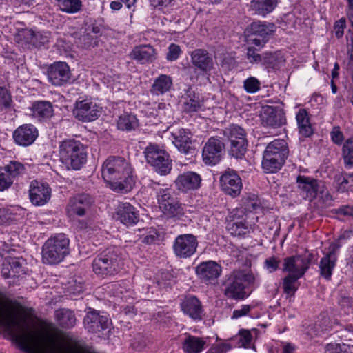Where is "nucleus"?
Masks as SVG:
<instances>
[{
    "label": "nucleus",
    "instance_id": "nucleus-1",
    "mask_svg": "<svg viewBox=\"0 0 353 353\" xmlns=\"http://www.w3.org/2000/svg\"><path fill=\"white\" fill-rule=\"evenodd\" d=\"M0 325L18 343L19 349L26 353H83L74 349L65 336L59 332H44L30 341V333L25 320L17 318L14 309L0 301Z\"/></svg>",
    "mask_w": 353,
    "mask_h": 353
},
{
    "label": "nucleus",
    "instance_id": "nucleus-2",
    "mask_svg": "<svg viewBox=\"0 0 353 353\" xmlns=\"http://www.w3.org/2000/svg\"><path fill=\"white\" fill-rule=\"evenodd\" d=\"M103 179L115 192H129L134 184L133 169L130 163L119 156H110L103 163Z\"/></svg>",
    "mask_w": 353,
    "mask_h": 353
},
{
    "label": "nucleus",
    "instance_id": "nucleus-3",
    "mask_svg": "<svg viewBox=\"0 0 353 353\" xmlns=\"http://www.w3.org/2000/svg\"><path fill=\"white\" fill-rule=\"evenodd\" d=\"M123 265L121 254L116 248L103 250L94 259L92 263L93 272L102 278L117 274Z\"/></svg>",
    "mask_w": 353,
    "mask_h": 353
},
{
    "label": "nucleus",
    "instance_id": "nucleus-4",
    "mask_svg": "<svg viewBox=\"0 0 353 353\" xmlns=\"http://www.w3.org/2000/svg\"><path fill=\"white\" fill-rule=\"evenodd\" d=\"M60 161L67 168L80 170L87 161V152L84 145L73 139H65L59 145Z\"/></svg>",
    "mask_w": 353,
    "mask_h": 353
},
{
    "label": "nucleus",
    "instance_id": "nucleus-5",
    "mask_svg": "<svg viewBox=\"0 0 353 353\" xmlns=\"http://www.w3.org/2000/svg\"><path fill=\"white\" fill-rule=\"evenodd\" d=\"M70 240L65 234H57L48 239L42 247V261L46 264H57L69 254Z\"/></svg>",
    "mask_w": 353,
    "mask_h": 353
},
{
    "label": "nucleus",
    "instance_id": "nucleus-6",
    "mask_svg": "<svg viewBox=\"0 0 353 353\" xmlns=\"http://www.w3.org/2000/svg\"><path fill=\"white\" fill-rule=\"evenodd\" d=\"M145 157L148 164L161 175L170 173L172 170L171 161L169 154L159 145L150 143L145 150Z\"/></svg>",
    "mask_w": 353,
    "mask_h": 353
},
{
    "label": "nucleus",
    "instance_id": "nucleus-7",
    "mask_svg": "<svg viewBox=\"0 0 353 353\" xmlns=\"http://www.w3.org/2000/svg\"><path fill=\"white\" fill-rule=\"evenodd\" d=\"M313 259V254L308 252L287 257L283 261V271L288 272V274L301 278L309 269Z\"/></svg>",
    "mask_w": 353,
    "mask_h": 353
},
{
    "label": "nucleus",
    "instance_id": "nucleus-8",
    "mask_svg": "<svg viewBox=\"0 0 353 353\" xmlns=\"http://www.w3.org/2000/svg\"><path fill=\"white\" fill-rule=\"evenodd\" d=\"M196 149L193 145L192 134L189 130L181 129L178 132V163L181 165L194 161Z\"/></svg>",
    "mask_w": 353,
    "mask_h": 353
},
{
    "label": "nucleus",
    "instance_id": "nucleus-9",
    "mask_svg": "<svg viewBox=\"0 0 353 353\" xmlns=\"http://www.w3.org/2000/svg\"><path fill=\"white\" fill-rule=\"evenodd\" d=\"M225 143L218 137H210L202 150L203 161L208 165L219 163L224 154Z\"/></svg>",
    "mask_w": 353,
    "mask_h": 353
},
{
    "label": "nucleus",
    "instance_id": "nucleus-10",
    "mask_svg": "<svg viewBox=\"0 0 353 353\" xmlns=\"http://www.w3.org/2000/svg\"><path fill=\"white\" fill-rule=\"evenodd\" d=\"M296 183L301 194L310 201L315 199L318 194L324 192L323 183L312 177L299 175L296 177Z\"/></svg>",
    "mask_w": 353,
    "mask_h": 353
},
{
    "label": "nucleus",
    "instance_id": "nucleus-11",
    "mask_svg": "<svg viewBox=\"0 0 353 353\" xmlns=\"http://www.w3.org/2000/svg\"><path fill=\"white\" fill-rule=\"evenodd\" d=\"M221 190L227 195L235 198L242 190L243 185L241 177L233 170H226L220 176Z\"/></svg>",
    "mask_w": 353,
    "mask_h": 353
},
{
    "label": "nucleus",
    "instance_id": "nucleus-12",
    "mask_svg": "<svg viewBox=\"0 0 353 353\" xmlns=\"http://www.w3.org/2000/svg\"><path fill=\"white\" fill-rule=\"evenodd\" d=\"M94 203L93 199L88 194H81L70 199L65 210L68 216H84Z\"/></svg>",
    "mask_w": 353,
    "mask_h": 353
},
{
    "label": "nucleus",
    "instance_id": "nucleus-13",
    "mask_svg": "<svg viewBox=\"0 0 353 353\" xmlns=\"http://www.w3.org/2000/svg\"><path fill=\"white\" fill-rule=\"evenodd\" d=\"M110 321L105 316L100 315L95 310L89 308L83 319L84 327L91 333H99L109 328Z\"/></svg>",
    "mask_w": 353,
    "mask_h": 353
},
{
    "label": "nucleus",
    "instance_id": "nucleus-14",
    "mask_svg": "<svg viewBox=\"0 0 353 353\" xmlns=\"http://www.w3.org/2000/svg\"><path fill=\"white\" fill-rule=\"evenodd\" d=\"M29 196L31 203L36 206L47 203L51 198V188L48 183L32 181L30 185Z\"/></svg>",
    "mask_w": 353,
    "mask_h": 353
},
{
    "label": "nucleus",
    "instance_id": "nucleus-15",
    "mask_svg": "<svg viewBox=\"0 0 353 353\" xmlns=\"http://www.w3.org/2000/svg\"><path fill=\"white\" fill-rule=\"evenodd\" d=\"M340 247L339 243H332L329 247L327 253L320 260L319 273L326 280L331 279L337 261V252Z\"/></svg>",
    "mask_w": 353,
    "mask_h": 353
},
{
    "label": "nucleus",
    "instance_id": "nucleus-16",
    "mask_svg": "<svg viewBox=\"0 0 353 353\" xmlns=\"http://www.w3.org/2000/svg\"><path fill=\"white\" fill-rule=\"evenodd\" d=\"M73 114L79 121L89 122L99 117V110L96 103L82 100L76 102Z\"/></svg>",
    "mask_w": 353,
    "mask_h": 353
},
{
    "label": "nucleus",
    "instance_id": "nucleus-17",
    "mask_svg": "<svg viewBox=\"0 0 353 353\" xmlns=\"http://www.w3.org/2000/svg\"><path fill=\"white\" fill-rule=\"evenodd\" d=\"M49 81L54 85L61 86L70 79V70L65 62H56L52 64L48 70Z\"/></svg>",
    "mask_w": 353,
    "mask_h": 353
},
{
    "label": "nucleus",
    "instance_id": "nucleus-18",
    "mask_svg": "<svg viewBox=\"0 0 353 353\" xmlns=\"http://www.w3.org/2000/svg\"><path fill=\"white\" fill-rule=\"evenodd\" d=\"M241 278L236 272H233L228 278L225 283L224 289V294L228 298L244 299L248 296L245 291V286L242 283Z\"/></svg>",
    "mask_w": 353,
    "mask_h": 353
},
{
    "label": "nucleus",
    "instance_id": "nucleus-19",
    "mask_svg": "<svg viewBox=\"0 0 353 353\" xmlns=\"http://www.w3.org/2000/svg\"><path fill=\"white\" fill-rule=\"evenodd\" d=\"M38 130L32 124H23L13 132V139L16 144L27 147L32 145L38 137Z\"/></svg>",
    "mask_w": 353,
    "mask_h": 353
},
{
    "label": "nucleus",
    "instance_id": "nucleus-20",
    "mask_svg": "<svg viewBox=\"0 0 353 353\" xmlns=\"http://www.w3.org/2000/svg\"><path fill=\"white\" fill-rule=\"evenodd\" d=\"M260 117L262 124L265 126L279 128L285 123L283 111L272 106L263 107Z\"/></svg>",
    "mask_w": 353,
    "mask_h": 353
},
{
    "label": "nucleus",
    "instance_id": "nucleus-21",
    "mask_svg": "<svg viewBox=\"0 0 353 353\" xmlns=\"http://www.w3.org/2000/svg\"><path fill=\"white\" fill-rule=\"evenodd\" d=\"M181 311L194 320H201L203 307L201 301L194 296H186L181 301Z\"/></svg>",
    "mask_w": 353,
    "mask_h": 353
},
{
    "label": "nucleus",
    "instance_id": "nucleus-22",
    "mask_svg": "<svg viewBox=\"0 0 353 353\" xmlns=\"http://www.w3.org/2000/svg\"><path fill=\"white\" fill-rule=\"evenodd\" d=\"M158 199L159 208L164 214L170 217H174L176 212V201L174 197V192L166 189L160 192Z\"/></svg>",
    "mask_w": 353,
    "mask_h": 353
},
{
    "label": "nucleus",
    "instance_id": "nucleus-23",
    "mask_svg": "<svg viewBox=\"0 0 353 353\" xmlns=\"http://www.w3.org/2000/svg\"><path fill=\"white\" fill-rule=\"evenodd\" d=\"M196 271L201 279L211 282L221 275L222 268L217 263L209 261L199 264Z\"/></svg>",
    "mask_w": 353,
    "mask_h": 353
},
{
    "label": "nucleus",
    "instance_id": "nucleus-24",
    "mask_svg": "<svg viewBox=\"0 0 353 353\" xmlns=\"http://www.w3.org/2000/svg\"><path fill=\"white\" fill-rule=\"evenodd\" d=\"M117 214L118 219L126 225L136 224L139 221V210L129 203L120 204Z\"/></svg>",
    "mask_w": 353,
    "mask_h": 353
},
{
    "label": "nucleus",
    "instance_id": "nucleus-25",
    "mask_svg": "<svg viewBox=\"0 0 353 353\" xmlns=\"http://www.w3.org/2000/svg\"><path fill=\"white\" fill-rule=\"evenodd\" d=\"M197 241L194 236L184 234L178 236V256L188 258L196 251Z\"/></svg>",
    "mask_w": 353,
    "mask_h": 353
},
{
    "label": "nucleus",
    "instance_id": "nucleus-26",
    "mask_svg": "<svg viewBox=\"0 0 353 353\" xmlns=\"http://www.w3.org/2000/svg\"><path fill=\"white\" fill-rule=\"evenodd\" d=\"M192 64L203 72H208L213 68V60L209 53L203 49H196L191 52Z\"/></svg>",
    "mask_w": 353,
    "mask_h": 353
},
{
    "label": "nucleus",
    "instance_id": "nucleus-27",
    "mask_svg": "<svg viewBox=\"0 0 353 353\" xmlns=\"http://www.w3.org/2000/svg\"><path fill=\"white\" fill-rule=\"evenodd\" d=\"M279 0H251L250 10L253 14L265 17L277 7Z\"/></svg>",
    "mask_w": 353,
    "mask_h": 353
},
{
    "label": "nucleus",
    "instance_id": "nucleus-28",
    "mask_svg": "<svg viewBox=\"0 0 353 353\" xmlns=\"http://www.w3.org/2000/svg\"><path fill=\"white\" fill-rule=\"evenodd\" d=\"M263 153L285 163L289 150L284 139H275L266 146Z\"/></svg>",
    "mask_w": 353,
    "mask_h": 353
},
{
    "label": "nucleus",
    "instance_id": "nucleus-29",
    "mask_svg": "<svg viewBox=\"0 0 353 353\" xmlns=\"http://www.w3.org/2000/svg\"><path fill=\"white\" fill-rule=\"evenodd\" d=\"M201 177L194 172H188L178 176V188L182 191L196 190L201 186Z\"/></svg>",
    "mask_w": 353,
    "mask_h": 353
},
{
    "label": "nucleus",
    "instance_id": "nucleus-30",
    "mask_svg": "<svg viewBox=\"0 0 353 353\" xmlns=\"http://www.w3.org/2000/svg\"><path fill=\"white\" fill-rule=\"evenodd\" d=\"M131 57L141 63L152 62L156 59V52L151 45L135 46L130 54Z\"/></svg>",
    "mask_w": 353,
    "mask_h": 353
},
{
    "label": "nucleus",
    "instance_id": "nucleus-31",
    "mask_svg": "<svg viewBox=\"0 0 353 353\" xmlns=\"http://www.w3.org/2000/svg\"><path fill=\"white\" fill-rule=\"evenodd\" d=\"M75 39V43L82 48H88L97 46V36L92 35L83 28L72 34Z\"/></svg>",
    "mask_w": 353,
    "mask_h": 353
},
{
    "label": "nucleus",
    "instance_id": "nucleus-32",
    "mask_svg": "<svg viewBox=\"0 0 353 353\" xmlns=\"http://www.w3.org/2000/svg\"><path fill=\"white\" fill-rule=\"evenodd\" d=\"M57 324L63 329H70L76 324L74 313L68 309H59L55 312Z\"/></svg>",
    "mask_w": 353,
    "mask_h": 353
},
{
    "label": "nucleus",
    "instance_id": "nucleus-33",
    "mask_svg": "<svg viewBox=\"0 0 353 353\" xmlns=\"http://www.w3.org/2000/svg\"><path fill=\"white\" fill-rule=\"evenodd\" d=\"M299 133L305 137H309L313 133L310 122L307 112L305 109H300L296 115Z\"/></svg>",
    "mask_w": 353,
    "mask_h": 353
},
{
    "label": "nucleus",
    "instance_id": "nucleus-34",
    "mask_svg": "<svg viewBox=\"0 0 353 353\" xmlns=\"http://www.w3.org/2000/svg\"><path fill=\"white\" fill-rule=\"evenodd\" d=\"M206 342L201 338L188 335L183 343V349L186 353H200L205 346Z\"/></svg>",
    "mask_w": 353,
    "mask_h": 353
},
{
    "label": "nucleus",
    "instance_id": "nucleus-35",
    "mask_svg": "<svg viewBox=\"0 0 353 353\" xmlns=\"http://www.w3.org/2000/svg\"><path fill=\"white\" fill-rule=\"evenodd\" d=\"M139 126L137 117L132 113L124 112L119 117L117 128L123 131L134 130Z\"/></svg>",
    "mask_w": 353,
    "mask_h": 353
},
{
    "label": "nucleus",
    "instance_id": "nucleus-36",
    "mask_svg": "<svg viewBox=\"0 0 353 353\" xmlns=\"http://www.w3.org/2000/svg\"><path fill=\"white\" fill-rule=\"evenodd\" d=\"M172 85V79L165 74H161L152 85L150 92L153 94H162L168 92Z\"/></svg>",
    "mask_w": 353,
    "mask_h": 353
},
{
    "label": "nucleus",
    "instance_id": "nucleus-37",
    "mask_svg": "<svg viewBox=\"0 0 353 353\" xmlns=\"http://www.w3.org/2000/svg\"><path fill=\"white\" fill-rule=\"evenodd\" d=\"M248 28L268 40L276 30V26L273 23L261 21L252 22Z\"/></svg>",
    "mask_w": 353,
    "mask_h": 353
},
{
    "label": "nucleus",
    "instance_id": "nucleus-38",
    "mask_svg": "<svg viewBox=\"0 0 353 353\" xmlns=\"http://www.w3.org/2000/svg\"><path fill=\"white\" fill-rule=\"evenodd\" d=\"M222 132L223 135L228 139L230 143L247 140L245 130L238 125L232 124L223 130Z\"/></svg>",
    "mask_w": 353,
    "mask_h": 353
},
{
    "label": "nucleus",
    "instance_id": "nucleus-39",
    "mask_svg": "<svg viewBox=\"0 0 353 353\" xmlns=\"http://www.w3.org/2000/svg\"><path fill=\"white\" fill-rule=\"evenodd\" d=\"M32 112L34 116L39 119H46L52 116L53 108L49 101H37L33 104Z\"/></svg>",
    "mask_w": 353,
    "mask_h": 353
},
{
    "label": "nucleus",
    "instance_id": "nucleus-40",
    "mask_svg": "<svg viewBox=\"0 0 353 353\" xmlns=\"http://www.w3.org/2000/svg\"><path fill=\"white\" fill-rule=\"evenodd\" d=\"M60 10L68 14H74L79 12L83 6L81 0H57Z\"/></svg>",
    "mask_w": 353,
    "mask_h": 353
},
{
    "label": "nucleus",
    "instance_id": "nucleus-41",
    "mask_svg": "<svg viewBox=\"0 0 353 353\" xmlns=\"http://www.w3.org/2000/svg\"><path fill=\"white\" fill-rule=\"evenodd\" d=\"M284 162L263 153L262 168L267 173H275L283 165Z\"/></svg>",
    "mask_w": 353,
    "mask_h": 353
},
{
    "label": "nucleus",
    "instance_id": "nucleus-42",
    "mask_svg": "<svg viewBox=\"0 0 353 353\" xmlns=\"http://www.w3.org/2000/svg\"><path fill=\"white\" fill-rule=\"evenodd\" d=\"M248 147V140H240V141L230 142L228 148V154L235 159H242Z\"/></svg>",
    "mask_w": 353,
    "mask_h": 353
},
{
    "label": "nucleus",
    "instance_id": "nucleus-43",
    "mask_svg": "<svg viewBox=\"0 0 353 353\" xmlns=\"http://www.w3.org/2000/svg\"><path fill=\"white\" fill-rule=\"evenodd\" d=\"M228 230L234 236H243L250 232L248 224L243 221H236L228 224Z\"/></svg>",
    "mask_w": 353,
    "mask_h": 353
},
{
    "label": "nucleus",
    "instance_id": "nucleus-44",
    "mask_svg": "<svg viewBox=\"0 0 353 353\" xmlns=\"http://www.w3.org/2000/svg\"><path fill=\"white\" fill-rule=\"evenodd\" d=\"M2 168L7 171V173H9V176L12 179L18 177L25 171L24 165L21 163L15 161H10L7 165Z\"/></svg>",
    "mask_w": 353,
    "mask_h": 353
},
{
    "label": "nucleus",
    "instance_id": "nucleus-45",
    "mask_svg": "<svg viewBox=\"0 0 353 353\" xmlns=\"http://www.w3.org/2000/svg\"><path fill=\"white\" fill-rule=\"evenodd\" d=\"M246 32L249 42L258 47L259 49L263 48L269 41L262 35L252 30L250 28H247Z\"/></svg>",
    "mask_w": 353,
    "mask_h": 353
},
{
    "label": "nucleus",
    "instance_id": "nucleus-46",
    "mask_svg": "<svg viewBox=\"0 0 353 353\" xmlns=\"http://www.w3.org/2000/svg\"><path fill=\"white\" fill-rule=\"evenodd\" d=\"M324 353H353V346L345 343H329L326 345Z\"/></svg>",
    "mask_w": 353,
    "mask_h": 353
},
{
    "label": "nucleus",
    "instance_id": "nucleus-47",
    "mask_svg": "<svg viewBox=\"0 0 353 353\" xmlns=\"http://www.w3.org/2000/svg\"><path fill=\"white\" fill-rule=\"evenodd\" d=\"M299 279L293 275L288 274L283 279V288L284 292L290 296H293L297 290L296 283Z\"/></svg>",
    "mask_w": 353,
    "mask_h": 353
},
{
    "label": "nucleus",
    "instance_id": "nucleus-48",
    "mask_svg": "<svg viewBox=\"0 0 353 353\" xmlns=\"http://www.w3.org/2000/svg\"><path fill=\"white\" fill-rule=\"evenodd\" d=\"M337 189L341 192H345L353 189V174L340 175L337 177Z\"/></svg>",
    "mask_w": 353,
    "mask_h": 353
},
{
    "label": "nucleus",
    "instance_id": "nucleus-49",
    "mask_svg": "<svg viewBox=\"0 0 353 353\" xmlns=\"http://www.w3.org/2000/svg\"><path fill=\"white\" fill-rule=\"evenodd\" d=\"M343 156L345 164L353 165V137L345 141L343 146Z\"/></svg>",
    "mask_w": 353,
    "mask_h": 353
},
{
    "label": "nucleus",
    "instance_id": "nucleus-50",
    "mask_svg": "<svg viewBox=\"0 0 353 353\" xmlns=\"http://www.w3.org/2000/svg\"><path fill=\"white\" fill-rule=\"evenodd\" d=\"M244 210L246 211L256 210L260 208L261 202L255 194H249L243 199Z\"/></svg>",
    "mask_w": 353,
    "mask_h": 353
},
{
    "label": "nucleus",
    "instance_id": "nucleus-51",
    "mask_svg": "<svg viewBox=\"0 0 353 353\" xmlns=\"http://www.w3.org/2000/svg\"><path fill=\"white\" fill-rule=\"evenodd\" d=\"M281 59H279L276 54L271 52L263 53V57L261 63L268 68H276Z\"/></svg>",
    "mask_w": 353,
    "mask_h": 353
},
{
    "label": "nucleus",
    "instance_id": "nucleus-52",
    "mask_svg": "<svg viewBox=\"0 0 353 353\" xmlns=\"http://www.w3.org/2000/svg\"><path fill=\"white\" fill-rule=\"evenodd\" d=\"M6 259L8 263L10 264V269L15 274V277H19L21 274L25 273L19 258L9 257L6 258Z\"/></svg>",
    "mask_w": 353,
    "mask_h": 353
},
{
    "label": "nucleus",
    "instance_id": "nucleus-53",
    "mask_svg": "<svg viewBox=\"0 0 353 353\" xmlns=\"http://www.w3.org/2000/svg\"><path fill=\"white\" fill-rule=\"evenodd\" d=\"M243 88L248 93H255L260 90L261 83L256 78L251 77L244 81Z\"/></svg>",
    "mask_w": 353,
    "mask_h": 353
},
{
    "label": "nucleus",
    "instance_id": "nucleus-54",
    "mask_svg": "<svg viewBox=\"0 0 353 353\" xmlns=\"http://www.w3.org/2000/svg\"><path fill=\"white\" fill-rule=\"evenodd\" d=\"M12 100L10 92L5 87L0 86V107L5 109L12 106Z\"/></svg>",
    "mask_w": 353,
    "mask_h": 353
},
{
    "label": "nucleus",
    "instance_id": "nucleus-55",
    "mask_svg": "<svg viewBox=\"0 0 353 353\" xmlns=\"http://www.w3.org/2000/svg\"><path fill=\"white\" fill-rule=\"evenodd\" d=\"M19 35L23 37L26 43H32L33 45H35L39 38L41 37L39 32H36L31 29L22 30Z\"/></svg>",
    "mask_w": 353,
    "mask_h": 353
},
{
    "label": "nucleus",
    "instance_id": "nucleus-56",
    "mask_svg": "<svg viewBox=\"0 0 353 353\" xmlns=\"http://www.w3.org/2000/svg\"><path fill=\"white\" fill-rule=\"evenodd\" d=\"M260 50L259 48L256 49L252 46H250L247 49L246 57L249 62L252 64L256 63H261L263 54H260L257 52V51Z\"/></svg>",
    "mask_w": 353,
    "mask_h": 353
},
{
    "label": "nucleus",
    "instance_id": "nucleus-57",
    "mask_svg": "<svg viewBox=\"0 0 353 353\" xmlns=\"http://www.w3.org/2000/svg\"><path fill=\"white\" fill-rule=\"evenodd\" d=\"M14 179L7 173L6 170L1 167L0 168V191H3L9 188L13 183Z\"/></svg>",
    "mask_w": 353,
    "mask_h": 353
},
{
    "label": "nucleus",
    "instance_id": "nucleus-58",
    "mask_svg": "<svg viewBox=\"0 0 353 353\" xmlns=\"http://www.w3.org/2000/svg\"><path fill=\"white\" fill-rule=\"evenodd\" d=\"M254 308V306L250 305H243L239 309H236L233 311L232 319H237L241 317H243L249 315L251 310Z\"/></svg>",
    "mask_w": 353,
    "mask_h": 353
},
{
    "label": "nucleus",
    "instance_id": "nucleus-59",
    "mask_svg": "<svg viewBox=\"0 0 353 353\" xmlns=\"http://www.w3.org/2000/svg\"><path fill=\"white\" fill-rule=\"evenodd\" d=\"M280 261L275 257H269L264 262L265 267L270 272L276 271L279 265Z\"/></svg>",
    "mask_w": 353,
    "mask_h": 353
},
{
    "label": "nucleus",
    "instance_id": "nucleus-60",
    "mask_svg": "<svg viewBox=\"0 0 353 353\" xmlns=\"http://www.w3.org/2000/svg\"><path fill=\"white\" fill-rule=\"evenodd\" d=\"M332 141L337 144L341 145L343 141V134L339 127H334L330 132Z\"/></svg>",
    "mask_w": 353,
    "mask_h": 353
},
{
    "label": "nucleus",
    "instance_id": "nucleus-61",
    "mask_svg": "<svg viewBox=\"0 0 353 353\" xmlns=\"http://www.w3.org/2000/svg\"><path fill=\"white\" fill-rule=\"evenodd\" d=\"M237 275L241 278L242 283L244 282L248 285H254L256 281L255 276L252 273L245 274L241 271L236 272Z\"/></svg>",
    "mask_w": 353,
    "mask_h": 353
},
{
    "label": "nucleus",
    "instance_id": "nucleus-62",
    "mask_svg": "<svg viewBox=\"0 0 353 353\" xmlns=\"http://www.w3.org/2000/svg\"><path fill=\"white\" fill-rule=\"evenodd\" d=\"M200 108L201 104L197 100L190 99L184 103V109L187 112H196Z\"/></svg>",
    "mask_w": 353,
    "mask_h": 353
},
{
    "label": "nucleus",
    "instance_id": "nucleus-63",
    "mask_svg": "<svg viewBox=\"0 0 353 353\" xmlns=\"http://www.w3.org/2000/svg\"><path fill=\"white\" fill-rule=\"evenodd\" d=\"M345 28V19H341L335 23L334 30H335L336 37L337 38H341L343 37Z\"/></svg>",
    "mask_w": 353,
    "mask_h": 353
},
{
    "label": "nucleus",
    "instance_id": "nucleus-64",
    "mask_svg": "<svg viewBox=\"0 0 353 353\" xmlns=\"http://www.w3.org/2000/svg\"><path fill=\"white\" fill-rule=\"evenodd\" d=\"M339 215L344 216H353V207L350 205H344L335 210Z\"/></svg>",
    "mask_w": 353,
    "mask_h": 353
}]
</instances>
